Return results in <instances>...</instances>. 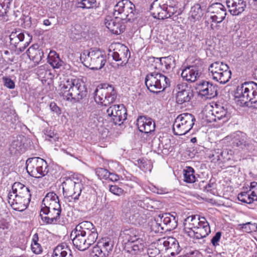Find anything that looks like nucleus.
<instances>
[{"mask_svg": "<svg viewBox=\"0 0 257 257\" xmlns=\"http://www.w3.org/2000/svg\"><path fill=\"white\" fill-rule=\"evenodd\" d=\"M183 224L185 233L194 239L206 237L211 232L209 224L204 217L189 216L185 219Z\"/></svg>", "mask_w": 257, "mask_h": 257, "instance_id": "f257e3e1", "label": "nucleus"}, {"mask_svg": "<svg viewBox=\"0 0 257 257\" xmlns=\"http://www.w3.org/2000/svg\"><path fill=\"white\" fill-rule=\"evenodd\" d=\"M12 192L8 194V202L16 211H23L28 207L31 201L30 189L20 182H15L12 187Z\"/></svg>", "mask_w": 257, "mask_h": 257, "instance_id": "f03ea898", "label": "nucleus"}, {"mask_svg": "<svg viewBox=\"0 0 257 257\" xmlns=\"http://www.w3.org/2000/svg\"><path fill=\"white\" fill-rule=\"evenodd\" d=\"M60 94L64 99L76 102L86 96L87 89L85 84L79 79H68L63 84Z\"/></svg>", "mask_w": 257, "mask_h": 257, "instance_id": "7ed1b4c3", "label": "nucleus"}, {"mask_svg": "<svg viewBox=\"0 0 257 257\" xmlns=\"http://www.w3.org/2000/svg\"><path fill=\"white\" fill-rule=\"evenodd\" d=\"M235 97L244 104L250 102L256 104L255 107H257V83L248 81L238 86Z\"/></svg>", "mask_w": 257, "mask_h": 257, "instance_id": "20e7f679", "label": "nucleus"}, {"mask_svg": "<svg viewBox=\"0 0 257 257\" xmlns=\"http://www.w3.org/2000/svg\"><path fill=\"white\" fill-rule=\"evenodd\" d=\"M145 84L150 92L158 93L169 87L170 81L162 73L152 72L146 76Z\"/></svg>", "mask_w": 257, "mask_h": 257, "instance_id": "39448f33", "label": "nucleus"}, {"mask_svg": "<svg viewBox=\"0 0 257 257\" xmlns=\"http://www.w3.org/2000/svg\"><path fill=\"white\" fill-rule=\"evenodd\" d=\"M209 76L220 84H225L231 78V71L229 66L222 62L212 63L208 68Z\"/></svg>", "mask_w": 257, "mask_h": 257, "instance_id": "423d86ee", "label": "nucleus"}, {"mask_svg": "<svg viewBox=\"0 0 257 257\" xmlns=\"http://www.w3.org/2000/svg\"><path fill=\"white\" fill-rule=\"evenodd\" d=\"M94 94L95 101L104 106L114 102L117 96L116 91L114 87L105 83L98 85Z\"/></svg>", "mask_w": 257, "mask_h": 257, "instance_id": "0eeeda50", "label": "nucleus"}, {"mask_svg": "<svg viewBox=\"0 0 257 257\" xmlns=\"http://www.w3.org/2000/svg\"><path fill=\"white\" fill-rule=\"evenodd\" d=\"M196 120L194 116L188 113H184L179 115L174 122L173 131L176 136H182L188 133Z\"/></svg>", "mask_w": 257, "mask_h": 257, "instance_id": "6e6552de", "label": "nucleus"}, {"mask_svg": "<svg viewBox=\"0 0 257 257\" xmlns=\"http://www.w3.org/2000/svg\"><path fill=\"white\" fill-rule=\"evenodd\" d=\"M62 186L65 197H71L74 201L78 200L83 188V184L78 178L74 176L65 178Z\"/></svg>", "mask_w": 257, "mask_h": 257, "instance_id": "1a4fd4ad", "label": "nucleus"}, {"mask_svg": "<svg viewBox=\"0 0 257 257\" xmlns=\"http://www.w3.org/2000/svg\"><path fill=\"white\" fill-rule=\"evenodd\" d=\"M48 165L44 159L39 157L28 159L26 161V169L32 177L40 178L48 172Z\"/></svg>", "mask_w": 257, "mask_h": 257, "instance_id": "9d476101", "label": "nucleus"}, {"mask_svg": "<svg viewBox=\"0 0 257 257\" xmlns=\"http://www.w3.org/2000/svg\"><path fill=\"white\" fill-rule=\"evenodd\" d=\"M224 140L229 142L232 148H236L242 150L250 151L253 149V140L247 139L245 133L237 131L226 136Z\"/></svg>", "mask_w": 257, "mask_h": 257, "instance_id": "9b49d317", "label": "nucleus"}, {"mask_svg": "<svg viewBox=\"0 0 257 257\" xmlns=\"http://www.w3.org/2000/svg\"><path fill=\"white\" fill-rule=\"evenodd\" d=\"M84 65L90 67L91 69L98 70L101 69L106 62L105 56L99 50L91 49L85 55Z\"/></svg>", "mask_w": 257, "mask_h": 257, "instance_id": "f8f14e48", "label": "nucleus"}, {"mask_svg": "<svg viewBox=\"0 0 257 257\" xmlns=\"http://www.w3.org/2000/svg\"><path fill=\"white\" fill-rule=\"evenodd\" d=\"M114 241L112 238L102 237L93 247L91 255L92 257H108L112 251Z\"/></svg>", "mask_w": 257, "mask_h": 257, "instance_id": "ddd939ff", "label": "nucleus"}, {"mask_svg": "<svg viewBox=\"0 0 257 257\" xmlns=\"http://www.w3.org/2000/svg\"><path fill=\"white\" fill-rule=\"evenodd\" d=\"M203 62L200 59H196L192 65L186 67L182 71L181 77L189 82H194L200 76Z\"/></svg>", "mask_w": 257, "mask_h": 257, "instance_id": "4468645a", "label": "nucleus"}, {"mask_svg": "<svg viewBox=\"0 0 257 257\" xmlns=\"http://www.w3.org/2000/svg\"><path fill=\"white\" fill-rule=\"evenodd\" d=\"M176 101L179 104H184L190 102L194 97L193 90L186 83H178L175 88Z\"/></svg>", "mask_w": 257, "mask_h": 257, "instance_id": "2eb2a0df", "label": "nucleus"}, {"mask_svg": "<svg viewBox=\"0 0 257 257\" xmlns=\"http://www.w3.org/2000/svg\"><path fill=\"white\" fill-rule=\"evenodd\" d=\"M206 120L209 122H212L222 120L225 122L230 117V114L226 108L221 105L215 104L212 109L205 111Z\"/></svg>", "mask_w": 257, "mask_h": 257, "instance_id": "dca6fc26", "label": "nucleus"}, {"mask_svg": "<svg viewBox=\"0 0 257 257\" xmlns=\"http://www.w3.org/2000/svg\"><path fill=\"white\" fill-rule=\"evenodd\" d=\"M113 51L110 50L109 55L111 56L116 61H121V66L125 65L131 57L128 48L124 45L116 43L111 46Z\"/></svg>", "mask_w": 257, "mask_h": 257, "instance_id": "f3484780", "label": "nucleus"}, {"mask_svg": "<svg viewBox=\"0 0 257 257\" xmlns=\"http://www.w3.org/2000/svg\"><path fill=\"white\" fill-rule=\"evenodd\" d=\"M106 114L115 124L120 125L126 118V110L123 105H112L106 110Z\"/></svg>", "mask_w": 257, "mask_h": 257, "instance_id": "a211bd4d", "label": "nucleus"}, {"mask_svg": "<svg viewBox=\"0 0 257 257\" xmlns=\"http://www.w3.org/2000/svg\"><path fill=\"white\" fill-rule=\"evenodd\" d=\"M176 5V0H155L151 5L150 13L152 16H159L167 11L168 7L174 8Z\"/></svg>", "mask_w": 257, "mask_h": 257, "instance_id": "6ab92c4d", "label": "nucleus"}, {"mask_svg": "<svg viewBox=\"0 0 257 257\" xmlns=\"http://www.w3.org/2000/svg\"><path fill=\"white\" fill-rule=\"evenodd\" d=\"M61 212V208L50 207L41 208L40 216L46 224H54L58 221Z\"/></svg>", "mask_w": 257, "mask_h": 257, "instance_id": "aec40b11", "label": "nucleus"}, {"mask_svg": "<svg viewBox=\"0 0 257 257\" xmlns=\"http://www.w3.org/2000/svg\"><path fill=\"white\" fill-rule=\"evenodd\" d=\"M75 232L82 234L89 237V241L96 240L98 233L94 225L90 221H85L79 223L74 229Z\"/></svg>", "mask_w": 257, "mask_h": 257, "instance_id": "412c9836", "label": "nucleus"}, {"mask_svg": "<svg viewBox=\"0 0 257 257\" xmlns=\"http://www.w3.org/2000/svg\"><path fill=\"white\" fill-rule=\"evenodd\" d=\"M71 237H73L72 242L74 246L79 250L84 251L93 244L96 240L89 241V237L73 230L71 233Z\"/></svg>", "mask_w": 257, "mask_h": 257, "instance_id": "4be33fe9", "label": "nucleus"}, {"mask_svg": "<svg viewBox=\"0 0 257 257\" xmlns=\"http://www.w3.org/2000/svg\"><path fill=\"white\" fill-rule=\"evenodd\" d=\"M135 5L128 0H122L119 2L114 7L113 15L114 16L123 15L128 16L130 14H137L134 12Z\"/></svg>", "mask_w": 257, "mask_h": 257, "instance_id": "5701e85b", "label": "nucleus"}, {"mask_svg": "<svg viewBox=\"0 0 257 257\" xmlns=\"http://www.w3.org/2000/svg\"><path fill=\"white\" fill-rule=\"evenodd\" d=\"M159 242L160 245L163 244L165 250L172 256L178 254L181 250L178 241L173 237L159 239Z\"/></svg>", "mask_w": 257, "mask_h": 257, "instance_id": "b1692460", "label": "nucleus"}, {"mask_svg": "<svg viewBox=\"0 0 257 257\" xmlns=\"http://www.w3.org/2000/svg\"><path fill=\"white\" fill-rule=\"evenodd\" d=\"M109 19H106L105 24L106 27L113 34L118 35L123 32L125 26L122 24L121 21L123 19H121L120 17H108ZM125 20V19H124Z\"/></svg>", "mask_w": 257, "mask_h": 257, "instance_id": "393cba45", "label": "nucleus"}, {"mask_svg": "<svg viewBox=\"0 0 257 257\" xmlns=\"http://www.w3.org/2000/svg\"><path fill=\"white\" fill-rule=\"evenodd\" d=\"M137 125L140 132L145 134L150 133L155 131V123L150 117L140 116L137 120Z\"/></svg>", "mask_w": 257, "mask_h": 257, "instance_id": "a878e982", "label": "nucleus"}, {"mask_svg": "<svg viewBox=\"0 0 257 257\" xmlns=\"http://www.w3.org/2000/svg\"><path fill=\"white\" fill-rule=\"evenodd\" d=\"M122 213L123 215L130 221L135 223L139 216V212L136 206H133L132 203L125 201L122 205Z\"/></svg>", "mask_w": 257, "mask_h": 257, "instance_id": "bb28decb", "label": "nucleus"}, {"mask_svg": "<svg viewBox=\"0 0 257 257\" xmlns=\"http://www.w3.org/2000/svg\"><path fill=\"white\" fill-rule=\"evenodd\" d=\"M146 238L143 235L127 245H125V248L127 251L134 254H138L143 251L146 246Z\"/></svg>", "mask_w": 257, "mask_h": 257, "instance_id": "cd10ccee", "label": "nucleus"}, {"mask_svg": "<svg viewBox=\"0 0 257 257\" xmlns=\"http://www.w3.org/2000/svg\"><path fill=\"white\" fill-rule=\"evenodd\" d=\"M226 5L232 16H237L244 11L246 7L243 0H226Z\"/></svg>", "mask_w": 257, "mask_h": 257, "instance_id": "c85d7f7f", "label": "nucleus"}, {"mask_svg": "<svg viewBox=\"0 0 257 257\" xmlns=\"http://www.w3.org/2000/svg\"><path fill=\"white\" fill-rule=\"evenodd\" d=\"M48 62L54 69H60L62 67L64 69H68L70 66L62 60L59 55L55 51H50L48 57Z\"/></svg>", "mask_w": 257, "mask_h": 257, "instance_id": "c756f323", "label": "nucleus"}, {"mask_svg": "<svg viewBox=\"0 0 257 257\" xmlns=\"http://www.w3.org/2000/svg\"><path fill=\"white\" fill-rule=\"evenodd\" d=\"M143 235L141 234L139 230L134 228L125 229L121 233V236L123 239L122 241L125 245L128 244L134 240H137V239Z\"/></svg>", "mask_w": 257, "mask_h": 257, "instance_id": "7c9ffc66", "label": "nucleus"}, {"mask_svg": "<svg viewBox=\"0 0 257 257\" xmlns=\"http://www.w3.org/2000/svg\"><path fill=\"white\" fill-rule=\"evenodd\" d=\"M159 218L160 221L163 223V226H165V231L173 230L177 226V219L170 213L159 215Z\"/></svg>", "mask_w": 257, "mask_h": 257, "instance_id": "2f4dec72", "label": "nucleus"}, {"mask_svg": "<svg viewBox=\"0 0 257 257\" xmlns=\"http://www.w3.org/2000/svg\"><path fill=\"white\" fill-rule=\"evenodd\" d=\"M61 207L58 195L53 192L48 193L44 198L41 205V208Z\"/></svg>", "mask_w": 257, "mask_h": 257, "instance_id": "473e14b6", "label": "nucleus"}, {"mask_svg": "<svg viewBox=\"0 0 257 257\" xmlns=\"http://www.w3.org/2000/svg\"><path fill=\"white\" fill-rule=\"evenodd\" d=\"M26 52L30 59L37 64L42 60L44 55L43 51L39 49L37 44L33 45L27 50Z\"/></svg>", "mask_w": 257, "mask_h": 257, "instance_id": "72a5a7b5", "label": "nucleus"}, {"mask_svg": "<svg viewBox=\"0 0 257 257\" xmlns=\"http://www.w3.org/2000/svg\"><path fill=\"white\" fill-rule=\"evenodd\" d=\"M25 140L26 138L23 136L17 137V138L12 142L11 145L10 151L15 154H22L25 152L26 149Z\"/></svg>", "mask_w": 257, "mask_h": 257, "instance_id": "f704fd0d", "label": "nucleus"}, {"mask_svg": "<svg viewBox=\"0 0 257 257\" xmlns=\"http://www.w3.org/2000/svg\"><path fill=\"white\" fill-rule=\"evenodd\" d=\"M53 257H72L71 250L62 244L57 245L53 250Z\"/></svg>", "mask_w": 257, "mask_h": 257, "instance_id": "c9c22d12", "label": "nucleus"}, {"mask_svg": "<svg viewBox=\"0 0 257 257\" xmlns=\"http://www.w3.org/2000/svg\"><path fill=\"white\" fill-rule=\"evenodd\" d=\"M160 64L164 66L165 70L168 71L172 70L175 67V60L174 57L169 56L161 58H157Z\"/></svg>", "mask_w": 257, "mask_h": 257, "instance_id": "e433bc0d", "label": "nucleus"}, {"mask_svg": "<svg viewBox=\"0 0 257 257\" xmlns=\"http://www.w3.org/2000/svg\"><path fill=\"white\" fill-rule=\"evenodd\" d=\"M82 28L79 24L72 26L68 31L69 37L74 41L79 40L82 37Z\"/></svg>", "mask_w": 257, "mask_h": 257, "instance_id": "4c0bfd02", "label": "nucleus"}, {"mask_svg": "<svg viewBox=\"0 0 257 257\" xmlns=\"http://www.w3.org/2000/svg\"><path fill=\"white\" fill-rule=\"evenodd\" d=\"M24 38V33L22 32V30L20 29H15L14 31L12 32L10 35V43L11 44L14 45L23 41Z\"/></svg>", "mask_w": 257, "mask_h": 257, "instance_id": "58836bf2", "label": "nucleus"}, {"mask_svg": "<svg viewBox=\"0 0 257 257\" xmlns=\"http://www.w3.org/2000/svg\"><path fill=\"white\" fill-rule=\"evenodd\" d=\"M209 12L213 14V16H216V15L221 16H225L226 15L225 7L220 3H214L212 4L208 9Z\"/></svg>", "mask_w": 257, "mask_h": 257, "instance_id": "ea45409f", "label": "nucleus"}, {"mask_svg": "<svg viewBox=\"0 0 257 257\" xmlns=\"http://www.w3.org/2000/svg\"><path fill=\"white\" fill-rule=\"evenodd\" d=\"M194 174L195 171L193 168L186 167V169L183 171L184 181L188 183H194L197 180Z\"/></svg>", "mask_w": 257, "mask_h": 257, "instance_id": "a19ab883", "label": "nucleus"}, {"mask_svg": "<svg viewBox=\"0 0 257 257\" xmlns=\"http://www.w3.org/2000/svg\"><path fill=\"white\" fill-rule=\"evenodd\" d=\"M237 229L246 233L255 232L257 231V223L248 222L245 223L239 224L237 225Z\"/></svg>", "mask_w": 257, "mask_h": 257, "instance_id": "79ce46f5", "label": "nucleus"}, {"mask_svg": "<svg viewBox=\"0 0 257 257\" xmlns=\"http://www.w3.org/2000/svg\"><path fill=\"white\" fill-rule=\"evenodd\" d=\"M237 199L239 201L247 204H251L255 200H256V198H254L251 196V193L249 190L239 193Z\"/></svg>", "mask_w": 257, "mask_h": 257, "instance_id": "37998d69", "label": "nucleus"}, {"mask_svg": "<svg viewBox=\"0 0 257 257\" xmlns=\"http://www.w3.org/2000/svg\"><path fill=\"white\" fill-rule=\"evenodd\" d=\"M206 85H207L206 87L207 89L206 91H205L204 96H206L207 98L211 99L217 96V87L210 83L206 84Z\"/></svg>", "mask_w": 257, "mask_h": 257, "instance_id": "c03bdc74", "label": "nucleus"}, {"mask_svg": "<svg viewBox=\"0 0 257 257\" xmlns=\"http://www.w3.org/2000/svg\"><path fill=\"white\" fill-rule=\"evenodd\" d=\"M44 133L45 135V139L51 143L55 142L58 140V135L52 131L51 128L45 129L44 131Z\"/></svg>", "mask_w": 257, "mask_h": 257, "instance_id": "a18cd8bd", "label": "nucleus"}, {"mask_svg": "<svg viewBox=\"0 0 257 257\" xmlns=\"http://www.w3.org/2000/svg\"><path fill=\"white\" fill-rule=\"evenodd\" d=\"M159 221V219L157 218L151 222L150 225L152 231L155 232H162L164 230L165 231V226H163L162 223H160Z\"/></svg>", "mask_w": 257, "mask_h": 257, "instance_id": "49530a36", "label": "nucleus"}, {"mask_svg": "<svg viewBox=\"0 0 257 257\" xmlns=\"http://www.w3.org/2000/svg\"><path fill=\"white\" fill-rule=\"evenodd\" d=\"M96 5V0H82L77 4V8L90 9Z\"/></svg>", "mask_w": 257, "mask_h": 257, "instance_id": "de8ad7c7", "label": "nucleus"}, {"mask_svg": "<svg viewBox=\"0 0 257 257\" xmlns=\"http://www.w3.org/2000/svg\"><path fill=\"white\" fill-rule=\"evenodd\" d=\"M99 122L98 114L96 111H92L89 117L88 124L92 128L96 127Z\"/></svg>", "mask_w": 257, "mask_h": 257, "instance_id": "09e8293b", "label": "nucleus"}, {"mask_svg": "<svg viewBox=\"0 0 257 257\" xmlns=\"http://www.w3.org/2000/svg\"><path fill=\"white\" fill-rule=\"evenodd\" d=\"M96 174L100 179H107L109 172L105 169L99 168L96 170Z\"/></svg>", "mask_w": 257, "mask_h": 257, "instance_id": "8fccbe9b", "label": "nucleus"}, {"mask_svg": "<svg viewBox=\"0 0 257 257\" xmlns=\"http://www.w3.org/2000/svg\"><path fill=\"white\" fill-rule=\"evenodd\" d=\"M9 4L10 0H0V16H5L6 14Z\"/></svg>", "mask_w": 257, "mask_h": 257, "instance_id": "3c124183", "label": "nucleus"}, {"mask_svg": "<svg viewBox=\"0 0 257 257\" xmlns=\"http://www.w3.org/2000/svg\"><path fill=\"white\" fill-rule=\"evenodd\" d=\"M138 163L139 164L140 168L143 171L146 172L147 171H150L151 169V166L149 163L144 160H138Z\"/></svg>", "mask_w": 257, "mask_h": 257, "instance_id": "603ef678", "label": "nucleus"}, {"mask_svg": "<svg viewBox=\"0 0 257 257\" xmlns=\"http://www.w3.org/2000/svg\"><path fill=\"white\" fill-rule=\"evenodd\" d=\"M4 85L8 88L12 89L15 87V83L10 78L4 77L3 78Z\"/></svg>", "mask_w": 257, "mask_h": 257, "instance_id": "864d4df0", "label": "nucleus"}, {"mask_svg": "<svg viewBox=\"0 0 257 257\" xmlns=\"http://www.w3.org/2000/svg\"><path fill=\"white\" fill-rule=\"evenodd\" d=\"M147 253L149 257H159L160 250L156 247H153V245H151L148 248Z\"/></svg>", "mask_w": 257, "mask_h": 257, "instance_id": "5fc2aeb1", "label": "nucleus"}, {"mask_svg": "<svg viewBox=\"0 0 257 257\" xmlns=\"http://www.w3.org/2000/svg\"><path fill=\"white\" fill-rule=\"evenodd\" d=\"M9 228V223L4 219L0 220V234H6Z\"/></svg>", "mask_w": 257, "mask_h": 257, "instance_id": "6e6d98bb", "label": "nucleus"}, {"mask_svg": "<svg viewBox=\"0 0 257 257\" xmlns=\"http://www.w3.org/2000/svg\"><path fill=\"white\" fill-rule=\"evenodd\" d=\"M209 82L205 81H202V82L198 83L197 89L198 90L199 94L202 96H204L205 92L204 91H206L207 85L206 84H208Z\"/></svg>", "mask_w": 257, "mask_h": 257, "instance_id": "4d7b16f0", "label": "nucleus"}, {"mask_svg": "<svg viewBox=\"0 0 257 257\" xmlns=\"http://www.w3.org/2000/svg\"><path fill=\"white\" fill-rule=\"evenodd\" d=\"M109 191L114 195L119 196L122 194L123 190L116 185H110Z\"/></svg>", "mask_w": 257, "mask_h": 257, "instance_id": "13d9d810", "label": "nucleus"}, {"mask_svg": "<svg viewBox=\"0 0 257 257\" xmlns=\"http://www.w3.org/2000/svg\"><path fill=\"white\" fill-rule=\"evenodd\" d=\"M221 232L220 231L217 232L215 235L212 237L211 240V242L213 246L216 247L219 245V242L220 240L221 236Z\"/></svg>", "mask_w": 257, "mask_h": 257, "instance_id": "bf43d9fd", "label": "nucleus"}, {"mask_svg": "<svg viewBox=\"0 0 257 257\" xmlns=\"http://www.w3.org/2000/svg\"><path fill=\"white\" fill-rule=\"evenodd\" d=\"M31 249L32 251L36 254H39L42 251L41 246L37 242L32 243Z\"/></svg>", "mask_w": 257, "mask_h": 257, "instance_id": "052dcab7", "label": "nucleus"}, {"mask_svg": "<svg viewBox=\"0 0 257 257\" xmlns=\"http://www.w3.org/2000/svg\"><path fill=\"white\" fill-rule=\"evenodd\" d=\"M50 108L51 110L55 113L57 115H59L61 113V110L60 108L54 102H51L50 104Z\"/></svg>", "mask_w": 257, "mask_h": 257, "instance_id": "680f3d73", "label": "nucleus"}, {"mask_svg": "<svg viewBox=\"0 0 257 257\" xmlns=\"http://www.w3.org/2000/svg\"><path fill=\"white\" fill-rule=\"evenodd\" d=\"M54 77V74L50 70H46L45 71V75L44 76V78L47 79H52Z\"/></svg>", "mask_w": 257, "mask_h": 257, "instance_id": "e2e57ef3", "label": "nucleus"}, {"mask_svg": "<svg viewBox=\"0 0 257 257\" xmlns=\"http://www.w3.org/2000/svg\"><path fill=\"white\" fill-rule=\"evenodd\" d=\"M225 17H210L211 22L215 23H220L222 22Z\"/></svg>", "mask_w": 257, "mask_h": 257, "instance_id": "0e129e2a", "label": "nucleus"}, {"mask_svg": "<svg viewBox=\"0 0 257 257\" xmlns=\"http://www.w3.org/2000/svg\"><path fill=\"white\" fill-rule=\"evenodd\" d=\"M107 179H109L112 181H116L119 180V177L118 175L113 173H110L109 172V176Z\"/></svg>", "mask_w": 257, "mask_h": 257, "instance_id": "69168bd1", "label": "nucleus"}, {"mask_svg": "<svg viewBox=\"0 0 257 257\" xmlns=\"http://www.w3.org/2000/svg\"><path fill=\"white\" fill-rule=\"evenodd\" d=\"M50 18L51 20H49V19H47V20H45L43 22V24L44 25H45V26H50L52 23L53 22H52V20H53V19L55 18V17H49Z\"/></svg>", "mask_w": 257, "mask_h": 257, "instance_id": "338daca9", "label": "nucleus"}, {"mask_svg": "<svg viewBox=\"0 0 257 257\" xmlns=\"http://www.w3.org/2000/svg\"><path fill=\"white\" fill-rule=\"evenodd\" d=\"M249 191L251 193V196L254 198H256V200H257V188L253 190L249 189Z\"/></svg>", "mask_w": 257, "mask_h": 257, "instance_id": "774afa93", "label": "nucleus"}]
</instances>
